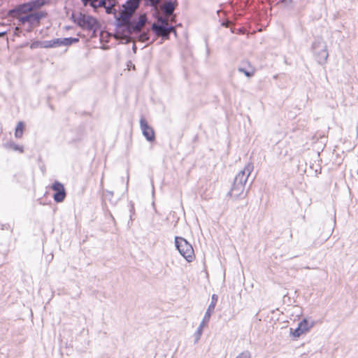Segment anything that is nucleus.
Instances as JSON below:
<instances>
[{
  "mask_svg": "<svg viewBox=\"0 0 358 358\" xmlns=\"http://www.w3.org/2000/svg\"><path fill=\"white\" fill-rule=\"evenodd\" d=\"M176 6H177L176 1L170 0L167 2H166V3L164 4V8H163L164 12L167 15H171L174 11Z\"/></svg>",
  "mask_w": 358,
  "mask_h": 358,
  "instance_id": "nucleus-13",
  "label": "nucleus"
},
{
  "mask_svg": "<svg viewBox=\"0 0 358 358\" xmlns=\"http://www.w3.org/2000/svg\"><path fill=\"white\" fill-rule=\"evenodd\" d=\"M150 29L155 35L161 36L164 39H169L171 32H173L175 36L177 34L175 27L172 25H169L165 19H161L159 23L154 22Z\"/></svg>",
  "mask_w": 358,
  "mask_h": 358,
  "instance_id": "nucleus-6",
  "label": "nucleus"
},
{
  "mask_svg": "<svg viewBox=\"0 0 358 358\" xmlns=\"http://www.w3.org/2000/svg\"><path fill=\"white\" fill-rule=\"evenodd\" d=\"M48 13L45 11H31L26 13L25 15L18 16L16 15V17L18 19L21 24L29 23L32 26H38L40 24L41 19L45 17Z\"/></svg>",
  "mask_w": 358,
  "mask_h": 358,
  "instance_id": "nucleus-9",
  "label": "nucleus"
},
{
  "mask_svg": "<svg viewBox=\"0 0 358 358\" xmlns=\"http://www.w3.org/2000/svg\"><path fill=\"white\" fill-rule=\"evenodd\" d=\"M140 127L146 140L149 142H153L155 140V134L152 127H151L144 117L140 120Z\"/></svg>",
  "mask_w": 358,
  "mask_h": 358,
  "instance_id": "nucleus-11",
  "label": "nucleus"
},
{
  "mask_svg": "<svg viewBox=\"0 0 358 358\" xmlns=\"http://www.w3.org/2000/svg\"><path fill=\"white\" fill-rule=\"evenodd\" d=\"M209 52H210V51H209V50L208 49V50H207V54H208V55H209Z\"/></svg>",
  "mask_w": 358,
  "mask_h": 358,
  "instance_id": "nucleus-28",
  "label": "nucleus"
},
{
  "mask_svg": "<svg viewBox=\"0 0 358 358\" xmlns=\"http://www.w3.org/2000/svg\"><path fill=\"white\" fill-rule=\"evenodd\" d=\"M13 149L15 150H19L20 152H23V148L22 147H20L19 145H13Z\"/></svg>",
  "mask_w": 358,
  "mask_h": 358,
  "instance_id": "nucleus-24",
  "label": "nucleus"
},
{
  "mask_svg": "<svg viewBox=\"0 0 358 358\" xmlns=\"http://www.w3.org/2000/svg\"><path fill=\"white\" fill-rule=\"evenodd\" d=\"M130 212H131V213H133L134 212V204L133 203H131Z\"/></svg>",
  "mask_w": 358,
  "mask_h": 358,
  "instance_id": "nucleus-26",
  "label": "nucleus"
},
{
  "mask_svg": "<svg viewBox=\"0 0 358 358\" xmlns=\"http://www.w3.org/2000/svg\"><path fill=\"white\" fill-rule=\"evenodd\" d=\"M8 30L0 31V38L3 37L7 34Z\"/></svg>",
  "mask_w": 358,
  "mask_h": 358,
  "instance_id": "nucleus-25",
  "label": "nucleus"
},
{
  "mask_svg": "<svg viewBox=\"0 0 358 358\" xmlns=\"http://www.w3.org/2000/svg\"><path fill=\"white\" fill-rule=\"evenodd\" d=\"M62 46H69L73 43H76L79 41V38L69 37V38H62Z\"/></svg>",
  "mask_w": 358,
  "mask_h": 358,
  "instance_id": "nucleus-17",
  "label": "nucleus"
},
{
  "mask_svg": "<svg viewBox=\"0 0 358 358\" xmlns=\"http://www.w3.org/2000/svg\"><path fill=\"white\" fill-rule=\"evenodd\" d=\"M145 24H146V23L137 32H133V33L122 32V33L124 36H130L132 34H136L138 36L139 41H141L142 42L148 41L150 39V29H147L146 31H143V29Z\"/></svg>",
  "mask_w": 358,
  "mask_h": 358,
  "instance_id": "nucleus-12",
  "label": "nucleus"
},
{
  "mask_svg": "<svg viewBox=\"0 0 358 358\" xmlns=\"http://www.w3.org/2000/svg\"><path fill=\"white\" fill-rule=\"evenodd\" d=\"M42 48H51V41H41Z\"/></svg>",
  "mask_w": 358,
  "mask_h": 358,
  "instance_id": "nucleus-22",
  "label": "nucleus"
},
{
  "mask_svg": "<svg viewBox=\"0 0 358 358\" xmlns=\"http://www.w3.org/2000/svg\"><path fill=\"white\" fill-rule=\"evenodd\" d=\"M357 173H358V171H357Z\"/></svg>",
  "mask_w": 358,
  "mask_h": 358,
  "instance_id": "nucleus-31",
  "label": "nucleus"
},
{
  "mask_svg": "<svg viewBox=\"0 0 358 358\" xmlns=\"http://www.w3.org/2000/svg\"><path fill=\"white\" fill-rule=\"evenodd\" d=\"M71 19L73 22L84 29L95 31L100 27V24L96 18L85 13H72Z\"/></svg>",
  "mask_w": 358,
  "mask_h": 358,
  "instance_id": "nucleus-4",
  "label": "nucleus"
},
{
  "mask_svg": "<svg viewBox=\"0 0 358 358\" xmlns=\"http://www.w3.org/2000/svg\"><path fill=\"white\" fill-rule=\"evenodd\" d=\"M85 5L89 4L90 6L96 9L101 6H105V0H81Z\"/></svg>",
  "mask_w": 358,
  "mask_h": 358,
  "instance_id": "nucleus-15",
  "label": "nucleus"
},
{
  "mask_svg": "<svg viewBox=\"0 0 358 358\" xmlns=\"http://www.w3.org/2000/svg\"><path fill=\"white\" fill-rule=\"evenodd\" d=\"M135 49H136V46H135V45H134V47H133V50H135Z\"/></svg>",
  "mask_w": 358,
  "mask_h": 358,
  "instance_id": "nucleus-30",
  "label": "nucleus"
},
{
  "mask_svg": "<svg viewBox=\"0 0 358 358\" xmlns=\"http://www.w3.org/2000/svg\"><path fill=\"white\" fill-rule=\"evenodd\" d=\"M51 41V46L52 48H57L62 46V38H54L52 40H50Z\"/></svg>",
  "mask_w": 358,
  "mask_h": 358,
  "instance_id": "nucleus-18",
  "label": "nucleus"
},
{
  "mask_svg": "<svg viewBox=\"0 0 358 358\" xmlns=\"http://www.w3.org/2000/svg\"><path fill=\"white\" fill-rule=\"evenodd\" d=\"M175 244L180 254L189 262H192L194 255V250L192 245L182 237L176 236Z\"/></svg>",
  "mask_w": 358,
  "mask_h": 358,
  "instance_id": "nucleus-8",
  "label": "nucleus"
},
{
  "mask_svg": "<svg viewBox=\"0 0 358 358\" xmlns=\"http://www.w3.org/2000/svg\"><path fill=\"white\" fill-rule=\"evenodd\" d=\"M304 268L309 269V268H310L309 266H306V267H304Z\"/></svg>",
  "mask_w": 358,
  "mask_h": 358,
  "instance_id": "nucleus-27",
  "label": "nucleus"
},
{
  "mask_svg": "<svg viewBox=\"0 0 358 358\" xmlns=\"http://www.w3.org/2000/svg\"><path fill=\"white\" fill-rule=\"evenodd\" d=\"M251 355L249 351H244L238 355L236 358H250Z\"/></svg>",
  "mask_w": 358,
  "mask_h": 358,
  "instance_id": "nucleus-20",
  "label": "nucleus"
},
{
  "mask_svg": "<svg viewBox=\"0 0 358 358\" xmlns=\"http://www.w3.org/2000/svg\"><path fill=\"white\" fill-rule=\"evenodd\" d=\"M252 170L253 165L248 164L243 170L241 171L236 176L233 185L228 193L229 196L237 199L243 194L245 183Z\"/></svg>",
  "mask_w": 358,
  "mask_h": 358,
  "instance_id": "nucleus-2",
  "label": "nucleus"
},
{
  "mask_svg": "<svg viewBox=\"0 0 358 358\" xmlns=\"http://www.w3.org/2000/svg\"><path fill=\"white\" fill-rule=\"evenodd\" d=\"M31 49H36V48H42V44L41 41H36L31 43L30 45Z\"/></svg>",
  "mask_w": 358,
  "mask_h": 358,
  "instance_id": "nucleus-19",
  "label": "nucleus"
},
{
  "mask_svg": "<svg viewBox=\"0 0 358 358\" xmlns=\"http://www.w3.org/2000/svg\"><path fill=\"white\" fill-rule=\"evenodd\" d=\"M238 70L239 72L243 73L248 78L252 77L253 76V73L252 72L246 71L243 68L240 67V68L238 69Z\"/></svg>",
  "mask_w": 358,
  "mask_h": 358,
  "instance_id": "nucleus-21",
  "label": "nucleus"
},
{
  "mask_svg": "<svg viewBox=\"0 0 358 358\" xmlns=\"http://www.w3.org/2000/svg\"><path fill=\"white\" fill-rule=\"evenodd\" d=\"M50 0H32L17 6L8 12V16H16L22 13H26L31 11H37L45 5L49 4Z\"/></svg>",
  "mask_w": 358,
  "mask_h": 358,
  "instance_id": "nucleus-3",
  "label": "nucleus"
},
{
  "mask_svg": "<svg viewBox=\"0 0 358 358\" xmlns=\"http://www.w3.org/2000/svg\"><path fill=\"white\" fill-rule=\"evenodd\" d=\"M105 6H101L106 10L107 14L114 15L115 24L122 32H137L148 22L145 13L141 14L138 17H134L138 9L141 0H127L119 6L118 10L115 6L117 4L115 0H105Z\"/></svg>",
  "mask_w": 358,
  "mask_h": 358,
  "instance_id": "nucleus-1",
  "label": "nucleus"
},
{
  "mask_svg": "<svg viewBox=\"0 0 358 358\" xmlns=\"http://www.w3.org/2000/svg\"><path fill=\"white\" fill-rule=\"evenodd\" d=\"M292 3V0H280L278 3H285V5H288Z\"/></svg>",
  "mask_w": 358,
  "mask_h": 358,
  "instance_id": "nucleus-23",
  "label": "nucleus"
},
{
  "mask_svg": "<svg viewBox=\"0 0 358 358\" xmlns=\"http://www.w3.org/2000/svg\"><path fill=\"white\" fill-rule=\"evenodd\" d=\"M109 193H110L111 195H113V192H109Z\"/></svg>",
  "mask_w": 358,
  "mask_h": 358,
  "instance_id": "nucleus-29",
  "label": "nucleus"
},
{
  "mask_svg": "<svg viewBox=\"0 0 358 358\" xmlns=\"http://www.w3.org/2000/svg\"><path fill=\"white\" fill-rule=\"evenodd\" d=\"M312 51L315 59L320 64H324L327 62L329 53L327 44L322 38H317L313 41Z\"/></svg>",
  "mask_w": 358,
  "mask_h": 358,
  "instance_id": "nucleus-5",
  "label": "nucleus"
},
{
  "mask_svg": "<svg viewBox=\"0 0 358 358\" xmlns=\"http://www.w3.org/2000/svg\"><path fill=\"white\" fill-rule=\"evenodd\" d=\"M24 128V124L22 122H19L16 126L15 131V136L16 138H21L23 134V131Z\"/></svg>",
  "mask_w": 358,
  "mask_h": 358,
  "instance_id": "nucleus-16",
  "label": "nucleus"
},
{
  "mask_svg": "<svg viewBox=\"0 0 358 358\" xmlns=\"http://www.w3.org/2000/svg\"><path fill=\"white\" fill-rule=\"evenodd\" d=\"M217 300H218V296L215 294H213L211 296V302L208 307V309L204 315L202 322H201L200 325L197 328V330L194 335V343H197L199 341V340L200 339L201 336L203 332V329L204 327H206L207 325L208 322H209L210 316H211V313L215 310Z\"/></svg>",
  "mask_w": 358,
  "mask_h": 358,
  "instance_id": "nucleus-7",
  "label": "nucleus"
},
{
  "mask_svg": "<svg viewBox=\"0 0 358 358\" xmlns=\"http://www.w3.org/2000/svg\"><path fill=\"white\" fill-rule=\"evenodd\" d=\"M308 329V322H307V320H303V322H301L299 324L298 328L294 332V336L299 337L302 334H303L305 331H306Z\"/></svg>",
  "mask_w": 358,
  "mask_h": 358,
  "instance_id": "nucleus-14",
  "label": "nucleus"
},
{
  "mask_svg": "<svg viewBox=\"0 0 358 358\" xmlns=\"http://www.w3.org/2000/svg\"><path fill=\"white\" fill-rule=\"evenodd\" d=\"M50 188L55 192L52 197L55 202L61 203L64 201L66 196V192L62 182L56 180L52 183Z\"/></svg>",
  "mask_w": 358,
  "mask_h": 358,
  "instance_id": "nucleus-10",
  "label": "nucleus"
}]
</instances>
